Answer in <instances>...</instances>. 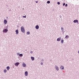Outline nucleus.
I'll use <instances>...</instances> for the list:
<instances>
[{
  "instance_id": "obj_1",
  "label": "nucleus",
  "mask_w": 79,
  "mask_h": 79,
  "mask_svg": "<svg viewBox=\"0 0 79 79\" xmlns=\"http://www.w3.org/2000/svg\"><path fill=\"white\" fill-rule=\"evenodd\" d=\"M21 31L22 32H25V30H24V27H21Z\"/></svg>"
},
{
  "instance_id": "obj_2",
  "label": "nucleus",
  "mask_w": 79,
  "mask_h": 79,
  "mask_svg": "<svg viewBox=\"0 0 79 79\" xmlns=\"http://www.w3.org/2000/svg\"><path fill=\"white\" fill-rule=\"evenodd\" d=\"M3 32H4L6 33V32H8V29H5L4 30H3Z\"/></svg>"
},
{
  "instance_id": "obj_3",
  "label": "nucleus",
  "mask_w": 79,
  "mask_h": 79,
  "mask_svg": "<svg viewBox=\"0 0 79 79\" xmlns=\"http://www.w3.org/2000/svg\"><path fill=\"white\" fill-rule=\"evenodd\" d=\"M28 75V72L27 71H26L25 73V76H27Z\"/></svg>"
},
{
  "instance_id": "obj_4",
  "label": "nucleus",
  "mask_w": 79,
  "mask_h": 79,
  "mask_svg": "<svg viewBox=\"0 0 79 79\" xmlns=\"http://www.w3.org/2000/svg\"><path fill=\"white\" fill-rule=\"evenodd\" d=\"M4 23L5 24H7V20H4Z\"/></svg>"
},
{
  "instance_id": "obj_5",
  "label": "nucleus",
  "mask_w": 79,
  "mask_h": 79,
  "mask_svg": "<svg viewBox=\"0 0 79 79\" xmlns=\"http://www.w3.org/2000/svg\"><path fill=\"white\" fill-rule=\"evenodd\" d=\"M73 23H78V20H75L73 21Z\"/></svg>"
},
{
  "instance_id": "obj_6",
  "label": "nucleus",
  "mask_w": 79,
  "mask_h": 79,
  "mask_svg": "<svg viewBox=\"0 0 79 79\" xmlns=\"http://www.w3.org/2000/svg\"><path fill=\"white\" fill-rule=\"evenodd\" d=\"M19 62H17L15 64V65L16 66H18V65H19Z\"/></svg>"
},
{
  "instance_id": "obj_7",
  "label": "nucleus",
  "mask_w": 79,
  "mask_h": 79,
  "mask_svg": "<svg viewBox=\"0 0 79 79\" xmlns=\"http://www.w3.org/2000/svg\"><path fill=\"white\" fill-rule=\"evenodd\" d=\"M23 67H26V64L24 63H23Z\"/></svg>"
},
{
  "instance_id": "obj_8",
  "label": "nucleus",
  "mask_w": 79,
  "mask_h": 79,
  "mask_svg": "<svg viewBox=\"0 0 79 79\" xmlns=\"http://www.w3.org/2000/svg\"><path fill=\"white\" fill-rule=\"evenodd\" d=\"M15 32H16V34H18L19 33V31H18V30H16L15 31Z\"/></svg>"
},
{
  "instance_id": "obj_9",
  "label": "nucleus",
  "mask_w": 79,
  "mask_h": 79,
  "mask_svg": "<svg viewBox=\"0 0 79 79\" xmlns=\"http://www.w3.org/2000/svg\"><path fill=\"white\" fill-rule=\"evenodd\" d=\"M35 28L36 29H38L39 28V25H36L35 27Z\"/></svg>"
},
{
  "instance_id": "obj_10",
  "label": "nucleus",
  "mask_w": 79,
  "mask_h": 79,
  "mask_svg": "<svg viewBox=\"0 0 79 79\" xmlns=\"http://www.w3.org/2000/svg\"><path fill=\"white\" fill-rule=\"evenodd\" d=\"M60 69H64V66H61V67H60Z\"/></svg>"
},
{
  "instance_id": "obj_11",
  "label": "nucleus",
  "mask_w": 79,
  "mask_h": 79,
  "mask_svg": "<svg viewBox=\"0 0 79 79\" xmlns=\"http://www.w3.org/2000/svg\"><path fill=\"white\" fill-rule=\"evenodd\" d=\"M55 68L57 70V71H59V68H58V67H55Z\"/></svg>"
},
{
  "instance_id": "obj_12",
  "label": "nucleus",
  "mask_w": 79,
  "mask_h": 79,
  "mask_svg": "<svg viewBox=\"0 0 79 79\" xmlns=\"http://www.w3.org/2000/svg\"><path fill=\"white\" fill-rule=\"evenodd\" d=\"M31 58L32 60V61H33V60H34V57H31Z\"/></svg>"
},
{
  "instance_id": "obj_13",
  "label": "nucleus",
  "mask_w": 79,
  "mask_h": 79,
  "mask_svg": "<svg viewBox=\"0 0 79 79\" xmlns=\"http://www.w3.org/2000/svg\"><path fill=\"white\" fill-rule=\"evenodd\" d=\"M6 69H7L8 71L10 69V67L7 66L6 67Z\"/></svg>"
},
{
  "instance_id": "obj_14",
  "label": "nucleus",
  "mask_w": 79,
  "mask_h": 79,
  "mask_svg": "<svg viewBox=\"0 0 79 79\" xmlns=\"http://www.w3.org/2000/svg\"><path fill=\"white\" fill-rule=\"evenodd\" d=\"M27 35H29L30 34V31H28L27 33Z\"/></svg>"
},
{
  "instance_id": "obj_15",
  "label": "nucleus",
  "mask_w": 79,
  "mask_h": 79,
  "mask_svg": "<svg viewBox=\"0 0 79 79\" xmlns=\"http://www.w3.org/2000/svg\"><path fill=\"white\" fill-rule=\"evenodd\" d=\"M57 41H60V38H57Z\"/></svg>"
},
{
  "instance_id": "obj_16",
  "label": "nucleus",
  "mask_w": 79,
  "mask_h": 79,
  "mask_svg": "<svg viewBox=\"0 0 79 79\" xmlns=\"http://www.w3.org/2000/svg\"><path fill=\"white\" fill-rule=\"evenodd\" d=\"M65 38H66V39H68V38H69V36L68 35H66V37H65Z\"/></svg>"
},
{
  "instance_id": "obj_17",
  "label": "nucleus",
  "mask_w": 79,
  "mask_h": 79,
  "mask_svg": "<svg viewBox=\"0 0 79 79\" xmlns=\"http://www.w3.org/2000/svg\"><path fill=\"white\" fill-rule=\"evenodd\" d=\"M23 54H20L19 55V56H23Z\"/></svg>"
},
{
  "instance_id": "obj_18",
  "label": "nucleus",
  "mask_w": 79,
  "mask_h": 79,
  "mask_svg": "<svg viewBox=\"0 0 79 79\" xmlns=\"http://www.w3.org/2000/svg\"><path fill=\"white\" fill-rule=\"evenodd\" d=\"M6 69H4V72H5V73H6Z\"/></svg>"
},
{
  "instance_id": "obj_19",
  "label": "nucleus",
  "mask_w": 79,
  "mask_h": 79,
  "mask_svg": "<svg viewBox=\"0 0 79 79\" xmlns=\"http://www.w3.org/2000/svg\"><path fill=\"white\" fill-rule=\"evenodd\" d=\"M61 43H63V42H64V40H61Z\"/></svg>"
},
{
  "instance_id": "obj_20",
  "label": "nucleus",
  "mask_w": 79,
  "mask_h": 79,
  "mask_svg": "<svg viewBox=\"0 0 79 79\" xmlns=\"http://www.w3.org/2000/svg\"><path fill=\"white\" fill-rule=\"evenodd\" d=\"M47 2V3H50V2L49 1H48Z\"/></svg>"
},
{
  "instance_id": "obj_21",
  "label": "nucleus",
  "mask_w": 79,
  "mask_h": 79,
  "mask_svg": "<svg viewBox=\"0 0 79 79\" xmlns=\"http://www.w3.org/2000/svg\"><path fill=\"white\" fill-rule=\"evenodd\" d=\"M57 4L58 5H60V2H57Z\"/></svg>"
},
{
  "instance_id": "obj_22",
  "label": "nucleus",
  "mask_w": 79,
  "mask_h": 79,
  "mask_svg": "<svg viewBox=\"0 0 79 79\" xmlns=\"http://www.w3.org/2000/svg\"><path fill=\"white\" fill-rule=\"evenodd\" d=\"M23 18H26V15H25V16H23Z\"/></svg>"
},
{
  "instance_id": "obj_23",
  "label": "nucleus",
  "mask_w": 79,
  "mask_h": 79,
  "mask_svg": "<svg viewBox=\"0 0 79 79\" xmlns=\"http://www.w3.org/2000/svg\"><path fill=\"white\" fill-rule=\"evenodd\" d=\"M65 5V3H64L63 4V6H64Z\"/></svg>"
},
{
  "instance_id": "obj_24",
  "label": "nucleus",
  "mask_w": 79,
  "mask_h": 79,
  "mask_svg": "<svg viewBox=\"0 0 79 79\" xmlns=\"http://www.w3.org/2000/svg\"><path fill=\"white\" fill-rule=\"evenodd\" d=\"M61 30H63V27H61Z\"/></svg>"
},
{
  "instance_id": "obj_25",
  "label": "nucleus",
  "mask_w": 79,
  "mask_h": 79,
  "mask_svg": "<svg viewBox=\"0 0 79 79\" xmlns=\"http://www.w3.org/2000/svg\"><path fill=\"white\" fill-rule=\"evenodd\" d=\"M68 6V4H66L65 5V6Z\"/></svg>"
},
{
  "instance_id": "obj_26",
  "label": "nucleus",
  "mask_w": 79,
  "mask_h": 79,
  "mask_svg": "<svg viewBox=\"0 0 79 79\" xmlns=\"http://www.w3.org/2000/svg\"><path fill=\"white\" fill-rule=\"evenodd\" d=\"M35 2H36V3H38V1H36Z\"/></svg>"
},
{
  "instance_id": "obj_27",
  "label": "nucleus",
  "mask_w": 79,
  "mask_h": 79,
  "mask_svg": "<svg viewBox=\"0 0 79 79\" xmlns=\"http://www.w3.org/2000/svg\"><path fill=\"white\" fill-rule=\"evenodd\" d=\"M41 65H42L43 64V63H41Z\"/></svg>"
},
{
  "instance_id": "obj_28",
  "label": "nucleus",
  "mask_w": 79,
  "mask_h": 79,
  "mask_svg": "<svg viewBox=\"0 0 79 79\" xmlns=\"http://www.w3.org/2000/svg\"><path fill=\"white\" fill-rule=\"evenodd\" d=\"M78 53L79 54V51L78 52Z\"/></svg>"
}]
</instances>
